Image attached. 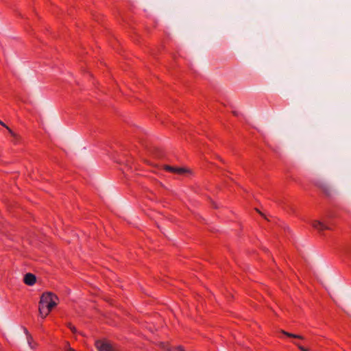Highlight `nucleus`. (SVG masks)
<instances>
[{"mask_svg":"<svg viewBox=\"0 0 351 351\" xmlns=\"http://www.w3.org/2000/svg\"><path fill=\"white\" fill-rule=\"evenodd\" d=\"M281 332L282 334H284L285 335H286L287 337H291L292 336V333H290V332H286L285 330H281Z\"/></svg>","mask_w":351,"mask_h":351,"instance_id":"obj_15","label":"nucleus"},{"mask_svg":"<svg viewBox=\"0 0 351 351\" xmlns=\"http://www.w3.org/2000/svg\"><path fill=\"white\" fill-rule=\"evenodd\" d=\"M161 348L163 351H184L181 346H178L173 349L169 348V345L166 343H161Z\"/></svg>","mask_w":351,"mask_h":351,"instance_id":"obj_6","label":"nucleus"},{"mask_svg":"<svg viewBox=\"0 0 351 351\" xmlns=\"http://www.w3.org/2000/svg\"><path fill=\"white\" fill-rule=\"evenodd\" d=\"M291 337L296 338V339H304V337L302 336L298 335H295V334H293V333H292Z\"/></svg>","mask_w":351,"mask_h":351,"instance_id":"obj_14","label":"nucleus"},{"mask_svg":"<svg viewBox=\"0 0 351 351\" xmlns=\"http://www.w3.org/2000/svg\"><path fill=\"white\" fill-rule=\"evenodd\" d=\"M58 298L51 292L43 293L39 302L38 311L43 318H45L53 308L57 306Z\"/></svg>","mask_w":351,"mask_h":351,"instance_id":"obj_1","label":"nucleus"},{"mask_svg":"<svg viewBox=\"0 0 351 351\" xmlns=\"http://www.w3.org/2000/svg\"><path fill=\"white\" fill-rule=\"evenodd\" d=\"M95 346L99 351H117L111 344L101 341H97L95 342Z\"/></svg>","mask_w":351,"mask_h":351,"instance_id":"obj_2","label":"nucleus"},{"mask_svg":"<svg viewBox=\"0 0 351 351\" xmlns=\"http://www.w3.org/2000/svg\"><path fill=\"white\" fill-rule=\"evenodd\" d=\"M68 327L70 328V330L73 332H76V328L75 326H73L71 324H68Z\"/></svg>","mask_w":351,"mask_h":351,"instance_id":"obj_13","label":"nucleus"},{"mask_svg":"<svg viewBox=\"0 0 351 351\" xmlns=\"http://www.w3.org/2000/svg\"><path fill=\"white\" fill-rule=\"evenodd\" d=\"M294 344H295L301 351H308V349H306L304 346H300L298 343L294 342Z\"/></svg>","mask_w":351,"mask_h":351,"instance_id":"obj_12","label":"nucleus"},{"mask_svg":"<svg viewBox=\"0 0 351 351\" xmlns=\"http://www.w3.org/2000/svg\"><path fill=\"white\" fill-rule=\"evenodd\" d=\"M0 125H1L2 126H3L4 128H5L8 130V131L9 132L10 135L15 138L16 142L19 139V136L16 133H14L7 125H5L1 120H0Z\"/></svg>","mask_w":351,"mask_h":351,"instance_id":"obj_7","label":"nucleus"},{"mask_svg":"<svg viewBox=\"0 0 351 351\" xmlns=\"http://www.w3.org/2000/svg\"><path fill=\"white\" fill-rule=\"evenodd\" d=\"M23 330H24V332L25 334L27 336V341H32V336L31 335V334L29 332V331L27 330V329L26 328H23Z\"/></svg>","mask_w":351,"mask_h":351,"instance_id":"obj_9","label":"nucleus"},{"mask_svg":"<svg viewBox=\"0 0 351 351\" xmlns=\"http://www.w3.org/2000/svg\"><path fill=\"white\" fill-rule=\"evenodd\" d=\"M165 169L168 171L176 173H178L180 175L183 174L184 173H185L186 171V169L184 168L174 167H171L169 165H166L165 167Z\"/></svg>","mask_w":351,"mask_h":351,"instance_id":"obj_5","label":"nucleus"},{"mask_svg":"<svg viewBox=\"0 0 351 351\" xmlns=\"http://www.w3.org/2000/svg\"><path fill=\"white\" fill-rule=\"evenodd\" d=\"M36 276L31 274V273H27L24 276V279H23V281L25 282V284L27 285H33L35 284L36 282Z\"/></svg>","mask_w":351,"mask_h":351,"instance_id":"obj_4","label":"nucleus"},{"mask_svg":"<svg viewBox=\"0 0 351 351\" xmlns=\"http://www.w3.org/2000/svg\"><path fill=\"white\" fill-rule=\"evenodd\" d=\"M28 343V345L29 346L32 348V349H36V347H37V343L34 341V339L32 338V341H27Z\"/></svg>","mask_w":351,"mask_h":351,"instance_id":"obj_10","label":"nucleus"},{"mask_svg":"<svg viewBox=\"0 0 351 351\" xmlns=\"http://www.w3.org/2000/svg\"><path fill=\"white\" fill-rule=\"evenodd\" d=\"M320 187L322 189L323 191L328 195H330V189L328 186H327L326 184H322L320 185Z\"/></svg>","mask_w":351,"mask_h":351,"instance_id":"obj_8","label":"nucleus"},{"mask_svg":"<svg viewBox=\"0 0 351 351\" xmlns=\"http://www.w3.org/2000/svg\"><path fill=\"white\" fill-rule=\"evenodd\" d=\"M64 351H76V350L70 346V344L69 342H66V344L64 346Z\"/></svg>","mask_w":351,"mask_h":351,"instance_id":"obj_11","label":"nucleus"},{"mask_svg":"<svg viewBox=\"0 0 351 351\" xmlns=\"http://www.w3.org/2000/svg\"><path fill=\"white\" fill-rule=\"evenodd\" d=\"M312 226L313 228L319 232L324 231L325 230H330L331 228L328 223H325L322 221L315 220L312 222Z\"/></svg>","mask_w":351,"mask_h":351,"instance_id":"obj_3","label":"nucleus"},{"mask_svg":"<svg viewBox=\"0 0 351 351\" xmlns=\"http://www.w3.org/2000/svg\"><path fill=\"white\" fill-rule=\"evenodd\" d=\"M233 114L235 115V116H238V112H236V111H233Z\"/></svg>","mask_w":351,"mask_h":351,"instance_id":"obj_16","label":"nucleus"}]
</instances>
